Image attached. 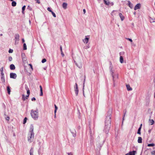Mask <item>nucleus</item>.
<instances>
[{"instance_id": "f257e3e1", "label": "nucleus", "mask_w": 155, "mask_h": 155, "mask_svg": "<svg viewBox=\"0 0 155 155\" xmlns=\"http://www.w3.org/2000/svg\"><path fill=\"white\" fill-rule=\"evenodd\" d=\"M111 117L110 115L107 117L105 121V125L104 127V132L106 134L108 133L111 126Z\"/></svg>"}, {"instance_id": "f03ea898", "label": "nucleus", "mask_w": 155, "mask_h": 155, "mask_svg": "<svg viewBox=\"0 0 155 155\" xmlns=\"http://www.w3.org/2000/svg\"><path fill=\"white\" fill-rule=\"evenodd\" d=\"M31 115L32 118L35 120H37L38 118V110H31Z\"/></svg>"}, {"instance_id": "7ed1b4c3", "label": "nucleus", "mask_w": 155, "mask_h": 155, "mask_svg": "<svg viewBox=\"0 0 155 155\" xmlns=\"http://www.w3.org/2000/svg\"><path fill=\"white\" fill-rule=\"evenodd\" d=\"M110 66L109 67V69H110V71L111 72V74L112 75V76L113 77V81H114V80L115 79L118 78V75L117 74V75H115L114 74V71L113 70V66L112 64L111 61H110Z\"/></svg>"}, {"instance_id": "20e7f679", "label": "nucleus", "mask_w": 155, "mask_h": 155, "mask_svg": "<svg viewBox=\"0 0 155 155\" xmlns=\"http://www.w3.org/2000/svg\"><path fill=\"white\" fill-rule=\"evenodd\" d=\"M34 136V133H30V134H28V141L30 142H31L33 140Z\"/></svg>"}, {"instance_id": "39448f33", "label": "nucleus", "mask_w": 155, "mask_h": 155, "mask_svg": "<svg viewBox=\"0 0 155 155\" xmlns=\"http://www.w3.org/2000/svg\"><path fill=\"white\" fill-rule=\"evenodd\" d=\"M19 40V35L18 34H16L15 35V44H18Z\"/></svg>"}, {"instance_id": "423d86ee", "label": "nucleus", "mask_w": 155, "mask_h": 155, "mask_svg": "<svg viewBox=\"0 0 155 155\" xmlns=\"http://www.w3.org/2000/svg\"><path fill=\"white\" fill-rule=\"evenodd\" d=\"M75 85L74 86V91L75 92V93L76 96H77L78 94V86L77 84L76 83H75Z\"/></svg>"}, {"instance_id": "0eeeda50", "label": "nucleus", "mask_w": 155, "mask_h": 155, "mask_svg": "<svg viewBox=\"0 0 155 155\" xmlns=\"http://www.w3.org/2000/svg\"><path fill=\"white\" fill-rule=\"evenodd\" d=\"M17 77L16 74L14 73H11L10 74V78L14 79H16Z\"/></svg>"}, {"instance_id": "6e6552de", "label": "nucleus", "mask_w": 155, "mask_h": 155, "mask_svg": "<svg viewBox=\"0 0 155 155\" xmlns=\"http://www.w3.org/2000/svg\"><path fill=\"white\" fill-rule=\"evenodd\" d=\"M104 4H105L106 5H114V4L113 3H110V2L109 1V0H104Z\"/></svg>"}, {"instance_id": "1a4fd4ad", "label": "nucleus", "mask_w": 155, "mask_h": 155, "mask_svg": "<svg viewBox=\"0 0 155 155\" xmlns=\"http://www.w3.org/2000/svg\"><path fill=\"white\" fill-rule=\"evenodd\" d=\"M136 153V151L133 150L132 151H130L129 153H127L125 155H135Z\"/></svg>"}, {"instance_id": "9d476101", "label": "nucleus", "mask_w": 155, "mask_h": 155, "mask_svg": "<svg viewBox=\"0 0 155 155\" xmlns=\"http://www.w3.org/2000/svg\"><path fill=\"white\" fill-rule=\"evenodd\" d=\"M141 5L140 3L137 4L134 8V10H136L137 9H139L140 8Z\"/></svg>"}, {"instance_id": "9b49d317", "label": "nucleus", "mask_w": 155, "mask_h": 155, "mask_svg": "<svg viewBox=\"0 0 155 155\" xmlns=\"http://www.w3.org/2000/svg\"><path fill=\"white\" fill-rule=\"evenodd\" d=\"M34 127L32 124H31L30 126L29 132L31 133H34L33 132Z\"/></svg>"}, {"instance_id": "f8f14e48", "label": "nucleus", "mask_w": 155, "mask_h": 155, "mask_svg": "<svg viewBox=\"0 0 155 155\" xmlns=\"http://www.w3.org/2000/svg\"><path fill=\"white\" fill-rule=\"evenodd\" d=\"M117 11L113 10L111 13V15L112 16H114L117 14Z\"/></svg>"}, {"instance_id": "ddd939ff", "label": "nucleus", "mask_w": 155, "mask_h": 155, "mask_svg": "<svg viewBox=\"0 0 155 155\" xmlns=\"http://www.w3.org/2000/svg\"><path fill=\"white\" fill-rule=\"evenodd\" d=\"M76 65L79 68H81L82 66V63L81 62L79 63V64H78L77 63H75Z\"/></svg>"}, {"instance_id": "4468645a", "label": "nucleus", "mask_w": 155, "mask_h": 155, "mask_svg": "<svg viewBox=\"0 0 155 155\" xmlns=\"http://www.w3.org/2000/svg\"><path fill=\"white\" fill-rule=\"evenodd\" d=\"M119 16L120 18L121 21H123L124 19V17L122 14L121 13H120L119 14Z\"/></svg>"}, {"instance_id": "2eb2a0df", "label": "nucleus", "mask_w": 155, "mask_h": 155, "mask_svg": "<svg viewBox=\"0 0 155 155\" xmlns=\"http://www.w3.org/2000/svg\"><path fill=\"white\" fill-rule=\"evenodd\" d=\"M40 96H42L43 95L42 87L41 85L40 86Z\"/></svg>"}, {"instance_id": "dca6fc26", "label": "nucleus", "mask_w": 155, "mask_h": 155, "mask_svg": "<svg viewBox=\"0 0 155 155\" xmlns=\"http://www.w3.org/2000/svg\"><path fill=\"white\" fill-rule=\"evenodd\" d=\"M89 39V38H87V37H85V38H84V40H83V41L84 43L87 44L88 42Z\"/></svg>"}, {"instance_id": "f3484780", "label": "nucleus", "mask_w": 155, "mask_h": 155, "mask_svg": "<svg viewBox=\"0 0 155 155\" xmlns=\"http://www.w3.org/2000/svg\"><path fill=\"white\" fill-rule=\"evenodd\" d=\"M10 69L12 70H14L15 69V67L13 64H11L10 66Z\"/></svg>"}, {"instance_id": "a211bd4d", "label": "nucleus", "mask_w": 155, "mask_h": 155, "mask_svg": "<svg viewBox=\"0 0 155 155\" xmlns=\"http://www.w3.org/2000/svg\"><path fill=\"white\" fill-rule=\"evenodd\" d=\"M22 60L23 63H25L26 61V59L25 57V55H24V56L23 57V55L22 54Z\"/></svg>"}, {"instance_id": "6ab92c4d", "label": "nucleus", "mask_w": 155, "mask_h": 155, "mask_svg": "<svg viewBox=\"0 0 155 155\" xmlns=\"http://www.w3.org/2000/svg\"><path fill=\"white\" fill-rule=\"evenodd\" d=\"M67 5V4L66 3L64 2L62 4L63 7L64 9H66V8Z\"/></svg>"}, {"instance_id": "aec40b11", "label": "nucleus", "mask_w": 155, "mask_h": 155, "mask_svg": "<svg viewBox=\"0 0 155 155\" xmlns=\"http://www.w3.org/2000/svg\"><path fill=\"white\" fill-rule=\"evenodd\" d=\"M142 138L141 137H138V142L139 143H142Z\"/></svg>"}, {"instance_id": "412c9836", "label": "nucleus", "mask_w": 155, "mask_h": 155, "mask_svg": "<svg viewBox=\"0 0 155 155\" xmlns=\"http://www.w3.org/2000/svg\"><path fill=\"white\" fill-rule=\"evenodd\" d=\"M142 125V124H141L140 126V127L138 128V131H137V134H139L140 135L141 134L140 130H141V128Z\"/></svg>"}, {"instance_id": "4be33fe9", "label": "nucleus", "mask_w": 155, "mask_h": 155, "mask_svg": "<svg viewBox=\"0 0 155 155\" xmlns=\"http://www.w3.org/2000/svg\"><path fill=\"white\" fill-rule=\"evenodd\" d=\"M7 90L8 91V93L9 94H10L11 90L10 87L9 86H8L7 87Z\"/></svg>"}, {"instance_id": "5701e85b", "label": "nucleus", "mask_w": 155, "mask_h": 155, "mask_svg": "<svg viewBox=\"0 0 155 155\" xmlns=\"http://www.w3.org/2000/svg\"><path fill=\"white\" fill-rule=\"evenodd\" d=\"M126 87L128 91H131L132 90V88L130 87L129 85H127Z\"/></svg>"}, {"instance_id": "b1692460", "label": "nucleus", "mask_w": 155, "mask_h": 155, "mask_svg": "<svg viewBox=\"0 0 155 155\" xmlns=\"http://www.w3.org/2000/svg\"><path fill=\"white\" fill-rule=\"evenodd\" d=\"M16 3L15 2L13 1L12 3V6L14 7L16 6Z\"/></svg>"}, {"instance_id": "393cba45", "label": "nucleus", "mask_w": 155, "mask_h": 155, "mask_svg": "<svg viewBox=\"0 0 155 155\" xmlns=\"http://www.w3.org/2000/svg\"><path fill=\"white\" fill-rule=\"evenodd\" d=\"M120 62L121 63H122L123 62V58L122 56H120Z\"/></svg>"}, {"instance_id": "a878e982", "label": "nucleus", "mask_w": 155, "mask_h": 155, "mask_svg": "<svg viewBox=\"0 0 155 155\" xmlns=\"http://www.w3.org/2000/svg\"><path fill=\"white\" fill-rule=\"evenodd\" d=\"M150 21L151 23L154 22H155V19L150 18Z\"/></svg>"}, {"instance_id": "bb28decb", "label": "nucleus", "mask_w": 155, "mask_h": 155, "mask_svg": "<svg viewBox=\"0 0 155 155\" xmlns=\"http://www.w3.org/2000/svg\"><path fill=\"white\" fill-rule=\"evenodd\" d=\"M129 6L131 8H133V4L130 2V1L128 2Z\"/></svg>"}, {"instance_id": "cd10ccee", "label": "nucleus", "mask_w": 155, "mask_h": 155, "mask_svg": "<svg viewBox=\"0 0 155 155\" xmlns=\"http://www.w3.org/2000/svg\"><path fill=\"white\" fill-rule=\"evenodd\" d=\"M25 5H24V6H23V7H22V13L23 14H24V11H25Z\"/></svg>"}, {"instance_id": "c85d7f7f", "label": "nucleus", "mask_w": 155, "mask_h": 155, "mask_svg": "<svg viewBox=\"0 0 155 155\" xmlns=\"http://www.w3.org/2000/svg\"><path fill=\"white\" fill-rule=\"evenodd\" d=\"M1 78L2 83L5 84V77H4V78L1 77Z\"/></svg>"}, {"instance_id": "c756f323", "label": "nucleus", "mask_w": 155, "mask_h": 155, "mask_svg": "<svg viewBox=\"0 0 155 155\" xmlns=\"http://www.w3.org/2000/svg\"><path fill=\"white\" fill-rule=\"evenodd\" d=\"M33 150L32 148H31L30 151V155L31 154H33Z\"/></svg>"}, {"instance_id": "7c9ffc66", "label": "nucleus", "mask_w": 155, "mask_h": 155, "mask_svg": "<svg viewBox=\"0 0 155 155\" xmlns=\"http://www.w3.org/2000/svg\"><path fill=\"white\" fill-rule=\"evenodd\" d=\"M54 107H55V110L54 111V112L55 114L57 110L58 109V107L55 104L54 105Z\"/></svg>"}, {"instance_id": "2f4dec72", "label": "nucleus", "mask_w": 155, "mask_h": 155, "mask_svg": "<svg viewBox=\"0 0 155 155\" xmlns=\"http://www.w3.org/2000/svg\"><path fill=\"white\" fill-rule=\"evenodd\" d=\"M149 121L150 123H151V125H153L154 123V121L153 120L151 119V120H150Z\"/></svg>"}, {"instance_id": "473e14b6", "label": "nucleus", "mask_w": 155, "mask_h": 155, "mask_svg": "<svg viewBox=\"0 0 155 155\" xmlns=\"http://www.w3.org/2000/svg\"><path fill=\"white\" fill-rule=\"evenodd\" d=\"M23 49L24 50H26L27 49L26 45L25 43H24L23 44Z\"/></svg>"}, {"instance_id": "72a5a7b5", "label": "nucleus", "mask_w": 155, "mask_h": 155, "mask_svg": "<svg viewBox=\"0 0 155 155\" xmlns=\"http://www.w3.org/2000/svg\"><path fill=\"white\" fill-rule=\"evenodd\" d=\"M154 143H150L149 144L147 145L148 147H153L154 146Z\"/></svg>"}, {"instance_id": "f704fd0d", "label": "nucleus", "mask_w": 155, "mask_h": 155, "mask_svg": "<svg viewBox=\"0 0 155 155\" xmlns=\"http://www.w3.org/2000/svg\"><path fill=\"white\" fill-rule=\"evenodd\" d=\"M26 97H25L24 94L22 95V99L23 101H24L26 100Z\"/></svg>"}, {"instance_id": "c9c22d12", "label": "nucleus", "mask_w": 155, "mask_h": 155, "mask_svg": "<svg viewBox=\"0 0 155 155\" xmlns=\"http://www.w3.org/2000/svg\"><path fill=\"white\" fill-rule=\"evenodd\" d=\"M27 119V118L26 117H25V118H24V120H23V124H25L26 123Z\"/></svg>"}, {"instance_id": "e433bc0d", "label": "nucleus", "mask_w": 155, "mask_h": 155, "mask_svg": "<svg viewBox=\"0 0 155 155\" xmlns=\"http://www.w3.org/2000/svg\"><path fill=\"white\" fill-rule=\"evenodd\" d=\"M46 59L45 58H44L41 61V62H42V63H44L45 62H46Z\"/></svg>"}, {"instance_id": "4c0bfd02", "label": "nucleus", "mask_w": 155, "mask_h": 155, "mask_svg": "<svg viewBox=\"0 0 155 155\" xmlns=\"http://www.w3.org/2000/svg\"><path fill=\"white\" fill-rule=\"evenodd\" d=\"M52 13V14L53 16L54 17H56V15L54 13L53 11H52L51 12Z\"/></svg>"}, {"instance_id": "58836bf2", "label": "nucleus", "mask_w": 155, "mask_h": 155, "mask_svg": "<svg viewBox=\"0 0 155 155\" xmlns=\"http://www.w3.org/2000/svg\"><path fill=\"white\" fill-rule=\"evenodd\" d=\"M126 39H127L128 40H129V41H130L131 42H132L133 41L131 39L128 38H126Z\"/></svg>"}, {"instance_id": "ea45409f", "label": "nucleus", "mask_w": 155, "mask_h": 155, "mask_svg": "<svg viewBox=\"0 0 155 155\" xmlns=\"http://www.w3.org/2000/svg\"><path fill=\"white\" fill-rule=\"evenodd\" d=\"M47 9L48 11L50 12H52V11L51 10V8L49 7H48Z\"/></svg>"}, {"instance_id": "a19ab883", "label": "nucleus", "mask_w": 155, "mask_h": 155, "mask_svg": "<svg viewBox=\"0 0 155 155\" xmlns=\"http://www.w3.org/2000/svg\"><path fill=\"white\" fill-rule=\"evenodd\" d=\"M5 119L6 120H8V121H9V119H10V117H9L8 116H7L6 118H5Z\"/></svg>"}, {"instance_id": "79ce46f5", "label": "nucleus", "mask_w": 155, "mask_h": 155, "mask_svg": "<svg viewBox=\"0 0 155 155\" xmlns=\"http://www.w3.org/2000/svg\"><path fill=\"white\" fill-rule=\"evenodd\" d=\"M28 65L30 66L32 70H33V68L32 64H28Z\"/></svg>"}, {"instance_id": "37998d69", "label": "nucleus", "mask_w": 155, "mask_h": 155, "mask_svg": "<svg viewBox=\"0 0 155 155\" xmlns=\"http://www.w3.org/2000/svg\"><path fill=\"white\" fill-rule=\"evenodd\" d=\"M12 58L11 56L9 57L8 59L10 61H11L12 60Z\"/></svg>"}, {"instance_id": "c03bdc74", "label": "nucleus", "mask_w": 155, "mask_h": 155, "mask_svg": "<svg viewBox=\"0 0 155 155\" xmlns=\"http://www.w3.org/2000/svg\"><path fill=\"white\" fill-rule=\"evenodd\" d=\"M124 52H120L119 53V54L120 55V56H122L121 55H123L124 54Z\"/></svg>"}, {"instance_id": "a18cd8bd", "label": "nucleus", "mask_w": 155, "mask_h": 155, "mask_svg": "<svg viewBox=\"0 0 155 155\" xmlns=\"http://www.w3.org/2000/svg\"><path fill=\"white\" fill-rule=\"evenodd\" d=\"M13 50H12V49H10L8 51V52L9 53H12L13 52Z\"/></svg>"}, {"instance_id": "49530a36", "label": "nucleus", "mask_w": 155, "mask_h": 155, "mask_svg": "<svg viewBox=\"0 0 155 155\" xmlns=\"http://www.w3.org/2000/svg\"><path fill=\"white\" fill-rule=\"evenodd\" d=\"M1 77L4 78V74L3 73V72H2L1 73Z\"/></svg>"}, {"instance_id": "de8ad7c7", "label": "nucleus", "mask_w": 155, "mask_h": 155, "mask_svg": "<svg viewBox=\"0 0 155 155\" xmlns=\"http://www.w3.org/2000/svg\"><path fill=\"white\" fill-rule=\"evenodd\" d=\"M85 79H86V76H84V83H83V87H84V84Z\"/></svg>"}, {"instance_id": "09e8293b", "label": "nucleus", "mask_w": 155, "mask_h": 155, "mask_svg": "<svg viewBox=\"0 0 155 155\" xmlns=\"http://www.w3.org/2000/svg\"><path fill=\"white\" fill-rule=\"evenodd\" d=\"M61 55L63 57H64V54L63 51H61Z\"/></svg>"}, {"instance_id": "8fccbe9b", "label": "nucleus", "mask_w": 155, "mask_h": 155, "mask_svg": "<svg viewBox=\"0 0 155 155\" xmlns=\"http://www.w3.org/2000/svg\"><path fill=\"white\" fill-rule=\"evenodd\" d=\"M27 94L28 95H29L30 94V91L29 90L27 91Z\"/></svg>"}, {"instance_id": "3c124183", "label": "nucleus", "mask_w": 155, "mask_h": 155, "mask_svg": "<svg viewBox=\"0 0 155 155\" xmlns=\"http://www.w3.org/2000/svg\"><path fill=\"white\" fill-rule=\"evenodd\" d=\"M36 100V99L35 97H33V98H31V101H35Z\"/></svg>"}, {"instance_id": "603ef678", "label": "nucleus", "mask_w": 155, "mask_h": 155, "mask_svg": "<svg viewBox=\"0 0 155 155\" xmlns=\"http://www.w3.org/2000/svg\"><path fill=\"white\" fill-rule=\"evenodd\" d=\"M151 153L152 154L155 155V151H153Z\"/></svg>"}, {"instance_id": "864d4df0", "label": "nucleus", "mask_w": 155, "mask_h": 155, "mask_svg": "<svg viewBox=\"0 0 155 155\" xmlns=\"http://www.w3.org/2000/svg\"><path fill=\"white\" fill-rule=\"evenodd\" d=\"M0 71L1 72V73L3 72V68H2L0 69Z\"/></svg>"}, {"instance_id": "5fc2aeb1", "label": "nucleus", "mask_w": 155, "mask_h": 155, "mask_svg": "<svg viewBox=\"0 0 155 155\" xmlns=\"http://www.w3.org/2000/svg\"><path fill=\"white\" fill-rule=\"evenodd\" d=\"M60 50H61V52L63 51L62 49V47L61 45L60 46Z\"/></svg>"}, {"instance_id": "6e6d98bb", "label": "nucleus", "mask_w": 155, "mask_h": 155, "mask_svg": "<svg viewBox=\"0 0 155 155\" xmlns=\"http://www.w3.org/2000/svg\"><path fill=\"white\" fill-rule=\"evenodd\" d=\"M126 110H125V112H124V117H123V120H124V117L125 115V114H126Z\"/></svg>"}, {"instance_id": "4d7b16f0", "label": "nucleus", "mask_w": 155, "mask_h": 155, "mask_svg": "<svg viewBox=\"0 0 155 155\" xmlns=\"http://www.w3.org/2000/svg\"><path fill=\"white\" fill-rule=\"evenodd\" d=\"M68 155H73V154L71 152L70 153H68Z\"/></svg>"}, {"instance_id": "13d9d810", "label": "nucleus", "mask_w": 155, "mask_h": 155, "mask_svg": "<svg viewBox=\"0 0 155 155\" xmlns=\"http://www.w3.org/2000/svg\"><path fill=\"white\" fill-rule=\"evenodd\" d=\"M35 1L37 2L38 4L40 3V2L39 0H35Z\"/></svg>"}, {"instance_id": "bf43d9fd", "label": "nucleus", "mask_w": 155, "mask_h": 155, "mask_svg": "<svg viewBox=\"0 0 155 155\" xmlns=\"http://www.w3.org/2000/svg\"><path fill=\"white\" fill-rule=\"evenodd\" d=\"M83 12H84V14H85L86 13V10L85 9H84L83 10Z\"/></svg>"}, {"instance_id": "052dcab7", "label": "nucleus", "mask_w": 155, "mask_h": 155, "mask_svg": "<svg viewBox=\"0 0 155 155\" xmlns=\"http://www.w3.org/2000/svg\"><path fill=\"white\" fill-rule=\"evenodd\" d=\"M89 48V47L88 46H86L85 47V48L86 49L88 48Z\"/></svg>"}, {"instance_id": "680f3d73", "label": "nucleus", "mask_w": 155, "mask_h": 155, "mask_svg": "<svg viewBox=\"0 0 155 155\" xmlns=\"http://www.w3.org/2000/svg\"><path fill=\"white\" fill-rule=\"evenodd\" d=\"M29 96V95H27L26 96V98H25L26 99H27L28 98V97Z\"/></svg>"}, {"instance_id": "e2e57ef3", "label": "nucleus", "mask_w": 155, "mask_h": 155, "mask_svg": "<svg viewBox=\"0 0 155 155\" xmlns=\"http://www.w3.org/2000/svg\"><path fill=\"white\" fill-rule=\"evenodd\" d=\"M22 41L23 43H24L25 42V40L24 38L22 39Z\"/></svg>"}, {"instance_id": "0e129e2a", "label": "nucleus", "mask_w": 155, "mask_h": 155, "mask_svg": "<svg viewBox=\"0 0 155 155\" xmlns=\"http://www.w3.org/2000/svg\"><path fill=\"white\" fill-rule=\"evenodd\" d=\"M0 35H1V36H2V34H0Z\"/></svg>"}, {"instance_id": "69168bd1", "label": "nucleus", "mask_w": 155, "mask_h": 155, "mask_svg": "<svg viewBox=\"0 0 155 155\" xmlns=\"http://www.w3.org/2000/svg\"><path fill=\"white\" fill-rule=\"evenodd\" d=\"M155 79V78H154V79Z\"/></svg>"}]
</instances>
